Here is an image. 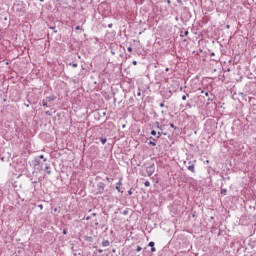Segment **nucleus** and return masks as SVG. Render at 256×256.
I'll use <instances>...</instances> for the list:
<instances>
[{"label": "nucleus", "instance_id": "1", "mask_svg": "<svg viewBox=\"0 0 256 256\" xmlns=\"http://www.w3.org/2000/svg\"><path fill=\"white\" fill-rule=\"evenodd\" d=\"M105 193V183L99 182L97 184V195H103Z\"/></svg>", "mask_w": 256, "mask_h": 256}, {"label": "nucleus", "instance_id": "2", "mask_svg": "<svg viewBox=\"0 0 256 256\" xmlns=\"http://www.w3.org/2000/svg\"><path fill=\"white\" fill-rule=\"evenodd\" d=\"M146 173L148 177H151V175L155 173V164H151L150 166L146 167Z\"/></svg>", "mask_w": 256, "mask_h": 256}, {"label": "nucleus", "instance_id": "3", "mask_svg": "<svg viewBox=\"0 0 256 256\" xmlns=\"http://www.w3.org/2000/svg\"><path fill=\"white\" fill-rule=\"evenodd\" d=\"M187 169H188V171H191V173H195V164H193V162L189 161Z\"/></svg>", "mask_w": 256, "mask_h": 256}, {"label": "nucleus", "instance_id": "4", "mask_svg": "<svg viewBox=\"0 0 256 256\" xmlns=\"http://www.w3.org/2000/svg\"><path fill=\"white\" fill-rule=\"evenodd\" d=\"M55 99H57V96H55V94H52V95L47 96V97L45 98V100H46L47 103H51V101H55Z\"/></svg>", "mask_w": 256, "mask_h": 256}, {"label": "nucleus", "instance_id": "5", "mask_svg": "<svg viewBox=\"0 0 256 256\" xmlns=\"http://www.w3.org/2000/svg\"><path fill=\"white\" fill-rule=\"evenodd\" d=\"M32 164L34 165V167H37L41 164V160H39L38 157H35L34 161H32Z\"/></svg>", "mask_w": 256, "mask_h": 256}, {"label": "nucleus", "instance_id": "6", "mask_svg": "<svg viewBox=\"0 0 256 256\" xmlns=\"http://www.w3.org/2000/svg\"><path fill=\"white\" fill-rule=\"evenodd\" d=\"M84 241H87L88 243H93V237L92 236H84Z\"/></svg>", "mask_w": 256, "mask_h": 256}, {"label": "nucleus", "instance_id": "7", "mask_svg": "<svg viewBox=\"0 0 256 256\" xmlns=\"http://www.w3.org/2000/svg\"><path fill=\"white\" fill-rule=\"evenodd\" d=\"M109 245H111V243L109 242V240H104V241H102V247H109Z\"/></svg>", "mask_w": 256, "mask_h": 256}, {"label": "nucleus", "instance_id": "8", "mask_svg": "<svg viewBox=\"0 0 256 256\" xmlns=\"http://www.w3.org/2000/svg\"><path fill=\"white\" fill-rule=\"evenodd\" d=\"M187 35H189V31L187 30L184 32L183 31L180 32V37H187Z\"/></svg>", "mask_w": 256, "mask_h": 256}, {"label": "nucleus", "instance_id": "9", "mask_svg": "<svg viewBox=\"0 0 256 256\" xmlns=\"http://www.w3.org/2000/svg\"><path fill=\"white\" fill-rule=\"evenodd\" d=\"M47 103H48L47 100L44 98V99L42 100V106H43V107H51V106L48 105Z\"/></svg>", "mask_w": 256, "mask_h": 256}, {"label": "nucleus", "instance_id": "10", "mask_svg": "<svg viewBox=\"0 0 256 256\" xmlns=\"http://www.w3.org/2000/svg\"><path fill=\"white\" fill-rule=\"evenodd\" d=\"M44 171H46V173H47L48 175H51V167L46 166L45 169H44Z\"/></svg>", "mask_w": 256, "mask_h": 256}, {"label": "nucleus", "instance_id": "11", "mask_svg": "<svg viewBox=\"0 0 256 256\" xmlns=\"http://www.w3.org/2000/svg\"><path fill=\"white\" fill-rule=\"evenodd\" d=\"M155 125H156L157 129H160V131H163V128L161 127V124L159 123V121H156Z\"/></svg>", "mask_w": 256, "mask_h": 256}, {"label": "nucleus", "instance_id": "12", "mask_svg": "<svg viewBox=\"0 0 256 256\" xmlns=\"http://www.w3.org/2000/svg\"><path fill=\"white\" fill-rule=\"evenodd\" d=\"M68 65H70L71 67H73L74 69L78 67V64L77 63H69Z\"/></svg>", "mask_w": 256, "mask_h": 256}, {"label": "nucleus", "instance_id": "13", "mask_svg": "<svg viewBox=\"0 0 256 256\" xmlns=\"http://www.w3.org/2000/svg\"><path fill=\"white\" fill-rule=\"evenodd\" d=\"M100 141L102 145H105V143H107V138H100Z\"/></svg>", "mask_w": 256, "mask_h": 256}, {"label": "nucleus", "instance_id": "14", "mask_svg": "<svg viewBox=\"0 0 256 256\" xmlns=\"http://www.w3.org/2000/svg\"><path fill=\"white\" fill-rule=\"evenodd\" d=\"M156 135H157L156 138H157V139H160V138H161V135H163V132H157Z\"/></svg>", "mask_w": 256, "mask_h": 256}, {"label": "nucleus", "instance_id": "15", "mask_svg": "<svg viewBox=\"0 0 256 256\" xmlns=\"http://www.w3.org/2000/svg\"><path fill=\"white\" fill-rule=\"evenodd\" d=\"M148 145H152V147H156L157 143H155V141H150V142L148 143Z\"/></svg>", "mask_w": 256, "mask_h": 256}, {"label": "nucleus", "instance_id": "16", "mask_svg": "<svg viewBox=\"0 0 256 256\" xmlns=\"http://www.w3.org/2000/svg\"><path fill=\"white\" fill-rule=\"evenodd\" d=\"M38 159H43L44 162L47 161V158H45V156H44L43 154H41V155L38 157Z\"/></svg>", "mask_w": 256, "mask_h": 256}, {"label": "nucleus", "instance_id": "17", "mask_svg": "<svg viewBox=\"0 0 256 256\" xmlns=\"http://www.w3.org/2000/svg\"><path fill=\"white\" fill-rule=\"evenodd\" d=\"M144 185H145V187H151V182L145 181V182H144Z\"/></svg>", "mask_w": 256, "mask_h": 256}, {"label": "nucleus", "instance_id": "18", "mask_svg": "<svg viewBox=\"0 0 256 256\" xmlns=\"http://www.w3.org/2000/svg\"><path fill=\"white\" fill-rule=\"evenodd\" d=\"M227 194V189L223 188L221 189V195H226Z\"/></svg>", "mask_w": 256, "mask_h": 256}, {"label": "nucleus", "instance_id": "19", "mask_svg": "<svg viewBox=\"0 0 256 256\" xmlns=\"http://www.w3.org/2000/svg\"><path fill=\"white\" fill-rule=\"evenodd\" d=\"M187 97H189V94L183 95L182 96V101H187Z\"/></svg>", "mask_w": 256, "mask_h": 256}, {"label": "nucleus", "instance_id": "20", "mask_svg": "<svg viewBox=\"0 0 256 256\" xmlns=\"http://www.w3.org/2000/svg\"><path fill=\"white\" fill-rule=\"evenodd\" d=\"M148 247H155V242H153V241L149 242Z\"/></svg>", "mask_w": 256, "mask_h": 256}, {"label": "nucleus", "instance_id": "21", "mask_svg": "<svg viewBox=\"0 0 256 256\" xmlns=\"http://www.w3.org/2000/svg\"><path fill=\"white\" fill-rule=\"evenodd\" d=\"M116 190L118 193H123V191H121V186H116Z\"/></svg>", "mask_w": 256, "mask_h": 256}, {"label": "nucleus", "instance_id": "22", "mask_svg": "<svg viewBox=\"0 0 256 256\" xmlns=\"http://www.w3.org/2000/svg\"><path fill=\"white\" fill-rule=\"evenodd\" d=\"M49 29H51L52 31H54V33H57V30H56L55 26H50Z\"/></svg>", "mask_w": 256, "mask_h": 256}, {"label": "nucleus", "instance_id": "23", "mask_svg": "<svg viewBox=\"0 0 256 256\" xmlns=\"http://www.w3.org/2000/svg\"><path fill=\"white\" fill-rule=\"evenodd\" d=\"M106 181H108V183H113V178L106 177Z\"/></svg>", "mask_w": 256, "mask_h": 256}, {"label": "nucleus", "instance_id": "24", "mask_svg": "<svg viewBox=\"0 0 256 256\" xmlns=\"http://www.w3.org/2000/svg\"><path fill=\"white\" fill-rule=\"evenodd\" d=\"M155 251H157V249L155 248V246H152V247H151V252H152V253H155Z\"/></svg>", "mask_w": 256, "mask_h": 256}, {"label": "nucleus", "instance_id": "25", "mask_svg": "<svg viewBox=\"0 0 256 256\" xmlns=\"http://www.w3.org/2000/svg\"><path fill=\"white\" fill-rule=\"evenodd\" d=\"M186 107H188V109H191L193 107V105H191V103H187Z\"/></svg>", "mask_w": 256, "mask_h": 256}, {"label": "nucleus", "instance_id": "26", "mask_svg": "<svg viewBox=\"0 0 256 256\" xmlns=\"http://www.w3.org/2000/svg\"><path fill=\"white\" fill-rule=\"evenodd\" d=\"M150 133H151V135H153V136L157 135V131H155V130H152Z\"/></svg>", "mask_w": 256, "mask_h": 256}, {"label": "nucleus", "instance_id": "27", "mask_svg": "<svg viewBox=\"0 0 256 256\" xmlns=\"http://www.w3.org/2000/svg\"><path fill=\"white\" fill-rule=\"evenodd\" d=\"M121 185H123V183L121 182V179H120L119 182L116 184V186L121 187Z\"/></svg>", "mask_w": 256, "mask_h": 256}, {"label": "nucleus", "instance_id": "28", "mask_svg": "<svg viewBox=\"0 0 256 256\" xmlns=\"http://www.w3.org/2000/svg\"><path fill=\"white\" fill-rule=\"evenodd\" d=\"M143 248L141 246H137L136 251L139 253V251H142Z\"/></svg>", "mask_w": 256, "mask_h": 256}, {"label": "nucleus", "instance_id": "29", "mask_svg": "<svg viewBox=\"0 0 256 256\" xmlns=\"http://www.w3.org/2000/svg\"><path fill=\"white\" fill-rule=\"evenodd\" d=\"M81 29H82L81 26H76V27H75V30H76V31H81Z\"/></svg>", "mask_w": 256, "mask_h": 256}, {"label": "nucleus", "instance_id": "30", "mask_svg": "<svg viewBox=\"0 0 256 256\" xmlns=\"http://www.w3.org/2000/svg\"><path fill=\"white\" fill-rule=\"evenodd\" d=\"M127 51H129V53H132L133 52V48L132 47H128Z\"/></svg>", "mask_w": 256, "mask_h": 256}, {"label": "nucleus", "instance_id": "31", "mask_svg": "<svg viewBox=\"0 0 256 256\" xmlns=\"http://www.w3.org/2000/svg\"><path fill=\"white\" fill-rule=\"evenodd\" d=\"M128 195H133V188L128 191Z\"/></svg>", "mask_w": 256, "mask_h": 256}, {"label": "nucleus", "instance_id": "32", "mask_svg": "<svg viewBox=\"0 0 256 256\" xmlns=\"http://www.w3.org/2000/svg\"><path fill=\"white\" fill-rule=\"evenodd\" d=\"M179 5H183V0H176Z\"/></svg>", "mask_w": 256, "mask_h": 256}, {"label": "nucleus", "instance_id": "33", "mask_svg": "<svg viewBox=\"0 0 256 256\" xmlns=\"http://www.w3.org/2000/svg\"><path fill=\"white\" fill-rule=\"evenodd\" d=\"M170 127H171L172 129H176L175 124H173V123H170Z\"/></svg>", "mask_w": 256, "mask_h": 256}, {"label": "nucleus", "instance_id": "34", "mask_svg": "<svg viewBox=\"0 0 256 256\" xmlns=\"http://www.w3.org/2000/svg\"><path fill=\"white\" fill-rule=\"evenodd\" d=\"M108 28L112 29L113 28V23L108 24Z\"/></svg>", "mask_w": 256, "mask_h": 256}, {"label": "nucleus", "instance_id": "35", "mask_svg": "<svg viewBox=\"0 0 256 256\" xmlns=\"http://www.w3.org/2000/svg\"><path fill=\"white\" fill-rule=\"evenodd\" d=\"M137 96L141 97V90L138 91Z\"/></svg>", "mask_w": 256, "mask_h": 256}, {"label": "nucleus", "instance_id": "36", "mask_svg": "<svg viewBox=\"0 0 256 256\" xmlns=\"http://www.w3.org/2000/svg\"><path fill=\"white\" fill-rule=\"evenodd\" d=\"M204 95H205L206 97H209V92H204Z\"/></svg>", "mask_w": 256, "mask_h": 256}, {"label": "nucleus", "instance_id": "37", "mask_svg": "<svg viewBox=\"0 0 256 256\" xmlns=\"http://www.w3.org/2000/svg\"><path fill=\"white\" fill-rule=\"evenodd\" d=\"M160 107H165V103H160Z\"/></svg>", "mask_w": 256, "mask_h": 256}, {"label": "nucleus", "instance_id": "38", "mask_svg": "<svg viewBox=\"0 0 256 256\" xmlns=\"http://www.w3.org/2000/svg\"><path fill=\"white\" fill-rule=\"evenodd\" d=\"M132 65H137V61L134 60V61L132 62Z\"/></svg>", "mask_w": 256, "mask_h": 256}, {"label": "nucleus", "instance_id": "39", "mask_svg": "<svg viewBox=\"0 0 256 256\" xmlns=\"http://www.w3.org/2000/svg\"><path fill=\"white\" fill-rule=\"evenodd\" d=\"M92 217H97V213H92Z\"/></svg>", "mask_w": 256, "mask_h": 256}, {"label": "nucleus", "instance_id": "40", "mask_svg": "<svg viewBox=\"0 0 256 256\" xmlns=\"http://www.w3.org/2000/svg\"><path fill=\"white\" fill-rule=\"evenodd\" d=\"M90 219H91L90 216H87V217H86V221H89Z\"/></svg>", "mask_w": 256, "mask_h": 256}, {"label": "nucleus", "instance_id": "41", "mask_svg": "<svg viewBox=\"0 0 256 256\" xmlns=\"http://www.w3.org/2000/svg\"><path fill=\"white\" fill-rule=\"evenodd\" d=\"M167 4H168V5H171V0H167Z\"/></svg>", "mask_w": 256, "mask_h": 256}, {"label": "nucleus", "instance_id": "42", "mask_svg": "<svg viewBox=\"0 0 256 256\" xmlns=\"http://www.w3.org/2000/svg\"><path fill=\"white\" fill-rule=\"evenodd\" d=\"M63 234H64V235H67V230H63Z\"/></svg>", "mask_w": 256, "mask_h": 256}, {"label": "nucleus", "instance_id": "43", "mask_svg": "<svg viewBox=\"0 0 256 256\" xmlns=\"http://www.w3.org/2000/svg\"><path fill=\"white\" fill-rule=\"evenodd\" d=\"M98 253H103V250L102 249H98Z\"/></svg>", "mask_w": 256, "mask_h": 256}, {"label": "nucleus", "instance_id": "44", "mask_svg": "<svg viewBox=\"0 0 256 256\" xmlns=\"http://www.w3.org/2000/svg\"><path fill=\"white\" fill-rule=\"evenodd\" d=\"M40 1V3H43L45 0H39Z\"/></svg>", "mask_w": 256, "mask_h": 256}, {"label": "nucleus", "instance_id": "45", "mask_svg": "<svg viewBox=\"0 0 256 256\" xmlns=\"http://www.w3.org/2000/svg\"><path fill=\"white\" fill-rule=\"evenodd\" d=\"M201 93H205V90H201Z\"/></svg>", "mask_w": 256, "mask_h": 256}, {"label": "nucleus", "instance_id": "46", "mask_svg": "<svg viewBox=\"0 0 256 256\" xmlns=\"http://www.w3.org/2000/svg\"><path fill=\"white\" fill-rule=\"evenodd\" d=\"M95 225H96V226L99 225V222H96Z\"/></svg>", "mask_w": 256, "mask_h": 256}, {"label": "nucleus", "instance_id": "47", "mask_svg": "<svg viewBox=\"0 0 256 256\" xmlns=\"http://www.w3.org/2000/svg\"><path fill=\"white\" fill-rule=\"evenodd\" d=\"M229 27H230L229 25L226 26L227 29H229Z\"/></svg>", "mask_w": 256, "mask_h": 256}, {"label": "nucleus", "instance_id": "48", "mask_svg": "<svg viewBox=\"0 0 256 256\" xmlns=\"http://www.w3.org/2000/svg\"><path fill=\"white\" fill-rule=\"evenodd\" d=\"M2 161H5V158H1Z\"/></svg>", "mask_w": 256, "mask_h": 256}, {"label": "nucleus", "instance_id": "49", "mask_svg": "<svg viewBox=\"0 0 256 256\" xmlns=\"http://www.w3.org/2000/svg\"><path fill=\"white\" fill-rule=\"evenodd\" d=\"M46 114L49 115V111H47Z\"/></svg>", "mask_w": 256, "mask_h": 256}, {"label": "nucleus", "instance_id": "50", "mask_svg": "<svg viewBox=\"0 0 256 256\" xmlns=\"http://www.w3.org/2000/svg\"><path fill=\"white\" fill-rule=\"evenodd\" d=\"M211 55H215V53L214 52H212V54Z\"/></svg>", "mask_w": 256, "mask_h": 256}, {"label": "nucleus", "instance_id": "51", "mask_svg": "<svg viewBox=\"0 0 256 256\" xmlns=\"http://www.w3.org/2000/svg\"><path fill=\"white\" fill-rule=\"evenodd\" d=\"M166 71H169V68H166Z\"/></svg>", "mask_w": 256, "mask_h": 256}, {"label": "nucleus", "instance_id": "52", "mask_svg": "<svg viewBox=\"0 0 256 256\" xmlns=\"http://www.w3.org/2000/svg\"><path fill=\"white\" fill-rule=\"evenodd\" d=\"M211 219H215V217L212 216Z\"/></svg>", "mask_w": 256, "mask_h": 256}, {"label": "nucleus", "instance_id": "53", "mask_svg": "<svg viewBox=\"0 0 256 256\" xmlns=\"http://www.w3.org/2000/svg\"><path fill=\"white\" fill-rule=\"evenodd\" d=\"M192 217H195V214H193Z\"/></svg>", "mask_w": 256, "mask_h": 256}, {"label": "nucleus", "instance_id": "54", "mask_svg": "<svg viewBox=\"0 0 256 256\" xmlns=\"http://www.w3.org/2000/svg\"><path fill=\"white\" fill-rule=\"evenodd\" d=\"M56 1H61V0H56Z\"/></svg>", "mask_w": 256, "mask_h": 256}]
</instances>
